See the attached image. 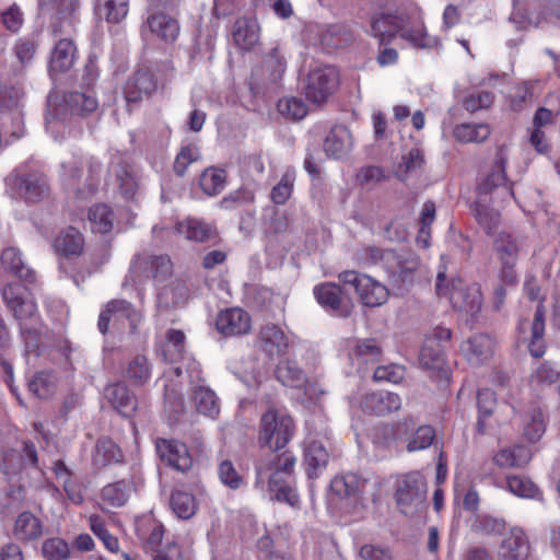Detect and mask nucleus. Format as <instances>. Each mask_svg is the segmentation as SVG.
Returning <instances> with one entry per match:
<instances>
[{
  "label": "nucleus",
  "mask_w": 560,
  "mask_h": 560,
  "mask_svg": "<svg viewBox=\"0 0 560 560\" xmlns=\"http://www.w3.org/2000/svg\"><path fill=\"white\" fill-rule=\"evenodd\" d=\"M444 281L445 273L439 270L435 283L438 295L446 296L454 310L465 314L468 317L467 322L475 323L483 301L480 285L462 278H454L447 284H444Z\"/></svg>",
  "instance_id": "obj_1"
},
{
  "label": "nucleus",
  "mask_w": 560,
  "mask_h": 560,
  "mask_svg": "<svg viewBox=\"0 0 560 560\" xmlns=\"http://www.w3.org/2000/svg\"><path fill=\"white\" fill-rule=\"evenodd\" d=\"M294 422L283 410L270 407L260 418L259 441L272 452L283 448L292 439Z\"/></svg>",
  "instance_id": "obj_2"
},
{
  "label": "nucleus",
  "mask_w": 560,
  "mask_h": 560,
  "mask_svg": "<svg viewBox=\"0 0 560 560\" xmlns=\"http://www.w3.org/2000/svg\"><path fill=\"white\" fill-rule=\"evenodd\" d=\"M339 73L330 66L315 67L302 79V90L312 104L320 106L336 92Z\"/></svg>",
  "instance_id": "obj_3"
},
{
  "label": "nucleus",
  "mask_w": 560,
  "mask_h": 560,
  "mask_svg": "<svg viewBox=\"0 0 560 560\" xmlns=\"http://www.w3.org/2000/svg\"><path fill=\"white\" fill-rule=\"evenodd\" d=\"M1 295L21 330L30 331L37 320V305L26 288L18 283H9L1 289Z\"/></svg>",
  "instance_id": "obj_4"
},
{
  "label": "nucleus",
  "mask_w": 560,
  "mask_h": 560,
  "mask_svg": "<svg viewBox=\"0 0 560 560\" xmlns=\"http://www.w3.org/2000/svg\"><path fill=\"white\" fill-rule=\"evenodd\" d=\"M428 487L424 477L412 471L398 479L396 485V503L401 513L412 515L427 502Z\"/></svg>",
  "instance_id": "obj_5"
},
{
  "label": "nucleus",
  "mask_w": 560,
  "mask_h": 560,
  "mask_svg": "<svg viewBox=\"0 0 560 560\" xmlns=\"http://www.w3.org/2000/svg\"><path fill=\"white\" fill-rule=\"evenodd\" d=\"M97 107V100L89 93L77 91L67 93L62 97V104H57L56 98L50 94L47 98L46 128L49 129L57 120L61 119L66 108L71 114L83 116L93 113Z\"/></svg>",
  "instance_id": "obj_6"
},
{
  "label": "nucleus",
  "mask_w": 560,
  "mask_h": 560,
  "mask_svg": "<svg viewBox=\"0 0 560 560\" xmlns=\"http://www.w3.org/2000/svg\"><path fill=\"white\" fill-rule=\"evenodd\" d=\"M338 278L345 284H350L355 289L365 306L377 307L388 300L389 292L387 288L368 275L346 270L340 272Z\"/></svg>",
  "instance_id": "obj_7"
},
{
  "label": "nucleus",
  "mask_w": 560,
  "mask_h": 560,
  "mask_svg": "<svg viewBox=\"0 0 560 560\" xmlns=\"http://www.w3.org/2000/svg\"><path fill=\"white\" fill-rule=\"evenodd\" d=\"M8 183L18 196L26 201H37L48 192V185L43 173L27 171L20 166L9 176Z\"/></svg>",
  "instance_id": "obj_8"
},
{
  "label": "nucleus",
  "mask_w": 560,
  "mask_h": 560,
  "mask_svg": "<svg viewBox=\"0 0 560 560\" xmlns=\"http://www.w3.org/2000/svg\"><path fill=\"white\" fill-rule=\"evenodd\" d=\"M173 270V265L167 255L138 254L133 257L130 271L136 276H144L160 282L165 281Z\"/></svg>",
  "instance_id": "obj_9"
},
{
  "label": "nucleus",
  "mask_w": 560,
  "mask_h": 560,
  "mask_svg": "<svg viewBox=\"0 0 560 560\" xmlns=\"http://www.w3.org/2000/svg\"><path fill=\"white\" fill-rule=\"evenodd\" d=\"M508 155L504 148H499L495 153L494 163L491 172L478 186V198L487 199L495 190H500L504 196L513 197L512 186H506L505 167Z\"/></svg>",
  "instance_id": "obj_10"
},
{
  "label": "nucleus",
  "mask_w": 560,
  "mask_h": 560,
  "mask_svg": "<svg viewBox=\"0 0 560 560\" xmlns=\"http://www.w3.org/2000/svg\"><path fill=\"white\" fill-rule=\"evenodd\" d=\"M122 318L129 322L131 331H135L142 316L140 312L126 300L109 301L98 316L97 327L100 332L105 335L108 331L110 320L118 322Z\"/></svg>",
  "instance_id": "obj_11"
},
{
  "label": "nucleus",
  "mask_w": 560,
  "mask_h": 560,
  "mask_svg": "<svg viewBox=\"0 0 560 560\" xmlns=\"http://www.w3.org/2000/svg\"><path fill=\"white\" fill-rule=\"evenodd\" d=\"M401 397L393 392L376 390L365 393L360 400L363 412L376 417H385L401 409Z\"/></svg>",
  "instance_id": "obj_12"
},
{
  "label": "nucleus",
  "mask_w": 560,
  "mask_h": 560,
  "mask_svg": "<svg viewBox=\"0 0 560 560\" xmlns=\"http://www.w3.org/2000/svg\"><path fill=\"white\" fill-rule=\"evenodd\" d=\"M158 82L149 69L137 70L125 83L124 96L128 107L139 104L144 97L152 95Z\"/></svg>",
  "instance_id": "obj_13"
},
{
  "label": "nucleus",
  "mask_w": 560,
  "mask_h": 560,
  "mask_svg": "<svg viewBox=\"0 0 560 560\" xmlns=\"http://www.w3.org/2000/svg\"><path fill=\"white\" fill-rule=\"evenodd\" d=\"M155 447L161 460L172 468L180 472L191 468L192 457L184 443L175 440L158 439Z\"/></svg>",
  "instance_id": "obj_14"
},
{
  "label": "nucleus",
  "mask_w": 560,
  "mask_h": 560,
  "mask_svg": "<svg viewBox=\"0 0 560 560\" xmlns=\"http://www.w3.org/2000/svg\"><path fill=\"white\" fill-rule=\"evenodd\" d=\"M215 327L225 337L242 336L250 331L252 318L243 308H228L218 314Z\"/></svg>",
  "instance_id": "obj_15"
},
{
  "label": "nucleus",
  "mask_w": 560,
  "mask_h": 560,
  "mask_svg": "<svg viewBox=\"0 0 560 560\" xmlns=\"http://www.w3.org/2000/svg\"><path fill=\"white\" fill-rule=\"evenodd\" d=\"M387 266L385 271L392 282L396 285L412 281V276L418 269V259L410 253H392L387 254Z\"/></svg>",
  "instance_id": "obj_16"
},
{
  "label": "nucleus",
  "mask_w": 560,
  "mask_h": 560,
  "mask_svg": "<svg viewBox=\"0 0 560 560\" xmlns=\"http://www.w3.org/2000/svg\"><path fill=\"white\" fill-rule=\"evenodd\" d=\"M295 457L289 453L270 454L268 457L260 459L256 464V486H262L265 478L271 474H277L278 478H282L281 474L290 475L295 465Z\"/></svg>",
  "instance_id": "obj_17"
},
{
  "label": "nucleus",
  "mask_w": 560,
  "mask_h": 560,
  "mask_svg": "<svg viewBox=\"0 0 560 560\" xmlns=\"http://www.w3.org/2000/svg\"><path fill=\"white\" fill-rule=\"evenodd\" d=\"M415 425H417V420L413 416L408 415L396 423L380 425L375 431L374 441L384 447L396 446L406 440Z\"/></svg>",
  "instance_id": "obj_18"
},
{
  "label": "nucleus",
  "mask_w": 560,
  "mask_h": 560,
  "mask_svg": "<svg viewBox=\"0 0 560 560\" xmlns=\"http://www.w3.org/2000/svg\"><path fill=\"white\" fill-rule=\"evenodd\" d=\"M104 397L124 417H131L138 408L136 395L122 382L107 385Z\"/></svg>",
  "instance_id": "obj_19"
},
{
  "label": "nucleus",
  "mask_w": 560,
  "mask_h": 560,
  "mask_svg": "<svg viewBox=\"0 0 560 560\" xmlns=\"http://www.w3.org/2000/svg\"><path fill=\"white\" fill-rule=\"evenodd\" d=\"M258 347L270 358L280 357L289 348V338L279 326L266 324L259 329Z\"/></svg>",
  "instance_id": "obj_20"
},
{
  "label": "nucleus",
  "mask_w": 560,
  "mask_h": 560,
  "mask_svg": "<svg viewBox=\"0 0 560 560\" xmlns=\"http://www.w3.org/2000/svg\"><path fill=\"white\" fill-rule=\"evenodd\" d=\"M179 24L176 19L165 13L150 14L142 25L141 33L144 36L150 32L164 43H174L179 35Z\"/></svg>",
  "instance_id": "obj_21"
},
{
  "label": "nucleus",
  "mask_w": 560,
  "mask_h": 560,
  "mask_svg": "<svg viewBox=\"0 0 560 560\" xmlns=\"http://www.w3.org/2000/svg\"><path fill=\"white\" fill-rule=\"evenodd\" d=\"M462 351L471 365H481L493 355L494 341L485 334H478L462 345Z\"/></svg>",
  "instance_id": "obj_22"
},
{
  "label": "nucleus",
  "mask_w": 560,
  "mask_h": 560,
  "mask_svg": "<svg viewBox=\"0 0 560 560\" xmlns=\"http://www.w3.org/2000/svg\"><path fill=\"white\" fill-rule=\"evenodd\" d=\"M352 149V136L345 126L331 128L324 141V150L329 158L340 160L349 154Z\"/></svg>",
  "instance_id": "obj_23"
},
{
  "label": "nucleus",
  "mask_w": 560,
  "mask_h": 560,
  "mask_svg": "<svg viewBox=\"0 0 560 560\" xmlns=\"http://www.w3.org/2000/svg\"><path fill=\"white\" fill-rule=\"evenodd\" d=\"M529 555V545L524 530L514 527L501 544L500 557L504 560H525Z\"/></svg>",
  "instance_id": "obj_24"
},
{
  "label": "nucleus",
  "mask_w": 560,
  "mask_h": 560,
  "mask_svg": "<svg viewBox=\"0 0 560 560\" xmlns=\"http://www.w3.org/2000/svg\"><path fill=\"white\" fill-rule=\"evenodd\" d=\"M175 232L184 235L188 241L199 243L208 242L217 236V231L212 225L195 218H187L178 222Z\"/></svg>",
  "instance_id": "obj_25"
},
{
  "label": "nucleus",
  "mask_w": 560,
  "mask_h": 560,
  "mask_svg": "<svg viewBox=\"0 0 560 560\" xmlns=\"http://www.w3.org/2000/svg\"><path fill=\"white\" fill-rule=\"evenodd\" d=\"M1 262L5 269L19 277L26 283H33L36 280L35 271L24 261L21 250L16 247L3 249Z\"/></svg>",
  "instance_id": "obj_26"
},
{
  "label": "nucleus",
  "mask_w": 560,
  "mask_h": 560,
  "mask_svg": "<svg viewBox=\"0 0 560 560\" xmlns=\"http://www.w3.org/2000/svg\"><path fill=\"white\" fill-rule=\"evenodd\" d=\"M342 290L340 285L334 282H325L314 288V295L317 302L326 310L338 313L339 315L347 316L348 310L342 307Z\"/></svg>",
  "instance_id": "obj_27"
},
{
  "label": "nucleus",
  "mask_w": 560,
  "mask_h": 560,
  "mask_svg": "<svg viewBox=\"0 0 560 560\" xmlns=\"http://www.w3.org/2000/svg\"><path fill=\"white\" fill-rule=\"evenodd\" d=\"M77 48L69 38L57 42L51 52L49 68L51 72H67L74 63Z\"/></svg>",
  "instance_id": "obj_28"
},
{
  "label": "nucleus",
  "mask_w": 560,
  "mask_h": 560,
  "mask_svg": "<svg viewBox=\"0 0 560 560\" xmlns=\"http://www.w3.org/2000/svg\"><path fill=\"white\" fill-rule=\"evenodd\" d=\"M83 247L84 240L82 234L72 226L62 230L54 241L55 250L66 257L81 255Z\"/></svg>",
  "instance_id": "obj_29"
},
{
  "label": "nucleus",
  "mask_w": 560,
  "mask_h": 560,
  "mask_svg": "<svg viewBox=\"0 0 560 560\" xmlns=\"http://www.w3.org/2000/svg\"><path fill=\"white\" fill-rule=\"evenodd\" d=\"M545 335V308L540 303L534 314L530 324V338L528 341V351L534 358H541L546 350Z\"/></svg>",
  "instance_id": "obj_30"
},
{
  "label": "nucleus",
  "mask_w": 560,
  "mask_h": 560,
  "mask_svg": "<svg viewBox=\"0 0 560 560\" xmlns=\"http://www.w3.org/2000/svg\"><path fill=\"white\" fill-rule=\"evenodd\" d=\"M401 23H404L401 16L390 13L377 14L372 18L371 32L383 44L401 28Z\"/></svg>",
  "instance_id": "obj_31"
},
{
  "label": "nucleus",
  "mask_w": 560,
  "mask_h": 560,
  "mask_svg": "<svg viewBox=\"0 0 560 560\" xmlns=\"http://www.w3.org/2000/svg\"><path fill=\"white\" fill-rule=\"evenodd\" d=\"M523 435L529 442H537L546 431L544 410L538 406H530L523 418Z\"/></svg>",
  "instance_id": "obj_32"
},
{
  "label": "nucleus",
  "mask_w": 560,
  "mask_h": 560,
  "mask_svg": "<svg viewBox=\"0 0 560 560\" xmlns=\"http://www.w3.org/2000/svg\"><path fill=\"white\" fill-rule=\"evenodd\" d=\"M13 534L21 541L38 539L43 534L42 522L31 512H23L15 521Z\"/></svg>",
  "instance_id": "obj_33"
},
{
  "label": "nucleus",
  "mask_w": 560,
  "mask_h": 560,
  "mask_svg": "<svg viewBox=\"0 0 560 560\" xmlns=\"http://www.w3.org/2000/svg\"><path fill=\"white\" fill-rule=\"evenodd\" d=\"M233 39L235 44L244 49H252L259 40V30L255 21L238 19L233 26Z\"/></svg>",
  "instance_id": "obj_34"
},
{
  "label": "nucleus",
  "mask_w": 560,
  "mask_h": 560,
  "mask_svg": "<svg viewBox=\"0 0 560 560\" xmlns=\"http://www.w3.org/2000/svg\"><path fill=\"white\" fill-rule=\"evenodd\" d=\"M135 486L131 479H121L106 485L102 489V499L113 508L125 505L133 491Z\"/></svg>",
  "instance_id": "obj_35"
},
{
  "label": "nucleus",
  "mask_w": 560,
  "mask_h": 560,
  "mask_svg": "<svg viewBox=\"0 0 560 560\" xmlns=\"http://www.w3.org/2000/svg\"><path fill=\"white\" fill-rule=\"evenodd\" d=\"M226 183V171L215 166L207 167L199 177V186L209 197H214L221 194L224 190Z\"/></svg>",
  "instance_id": "obj_36"
},
{
  "label": "nucleus",
  "mask_w": 560,
  "mask_h": 560,
  "mask_svg": "<svg viewBox=\"0 0 560 560\" xmlns=\"http://www.w3.org/2000/svg\"><path fill=\"white\" fill-rule=\"evenodd\" d=\"M532 459L530 451L523 445L503 448L494 455V463L501 468L524 467Z\"/></svg>",
  "instance_id": "obj_37"
},
{
  "label": "nucleus",
  "mask_w": 560,
  "mask_h": 560,
  "mask_svg": "<svg viewBox=\"0 0 560 560\" xmlns=\"http://www.w3.org/2000/svg\"><path fill=\"white\" fill-rule=\"evenodd\" d=\"M170 506L173 513L180 520L191 518L198 510L195 495L184 490H174L172 492Z\"/></svg>",
  "instance_id": "obj_38"
},
{
  "label": "nucleus",
  "mask_w": 560,
  "mask_h": 560,
  "mask_svg": "<svg viewBox=\"0 0 560 560\" xmlns=\"http://www.w3.org/2000/svg\"><path fill=\"white\" fill-rule=\"evenodd\" d=\"M122 459L120 448L110 439L103 438L96 442L92 460L96 467H104Z\"/></svg>",
  "instance_id": "obj_39"
},
{
  "label": "nucleus",
  "mask_w": 560,
  "mask_h": 560,
  "mask_svg": "<svg viewBox=\"0 0 560 560\" xmlns=\"http://www.w3.org/2000/svg\"><path fill=\"white\" fill-rule=\"evenodd\" d=\"M494 249L505 268H512L521 250L520 242L508 233H500L494 242Z\"/></svg>",
  "instance_id": "obj_40"
},
{
  "label": "nucleus",
  "mask_w": 560,
  "mask_h": 560,
  "mask_svg": "<svg viewBox=\"0 0 560 560\" xmlns=\"http://www.w3.org/2000/svg\"><path fill=\"white\" fill-rule=\"evenodd\" d=\"M490 127L487 124H459L453 130V137L462 143H480L490 136Z\"/></svg>",
  "instance_id": "obj_41"
},
{
  "label": "nucleus",
  "mask_w": 560,
  "mask_h": 560,
  "mask_svg": "<svg viewBox=\"0 0 560 560\" xmlns=\"http://www.w3.org/2000/svg\"><path fill=\"white\" fill-rule=\"evenodd\" d=\"M276 377L285 386L300 388L306 382L305 373L296 362L291 360L281 361L275 371Z\"/></svg>",
  "instance_id": "obj_42"
},
{
  "label": "nucleus",
  "mask_w": 560,
  "mask_h": 560,
  "mask_svg": "<svg viewBox=\"0 0 560 560\" xmlns=\"http://www.w3.org/2000/svg\"><path fill=\"white\" fill-rule=\"evenodd\" d=\"M352 39L349 28L340 24L329 25L320 34V43L328 50L342 48Z\"/></svg>",
  "instance_id": "obj_43"
},
{
  "label": "nucleus",
  "mask_w": 560,
  "mask_h": 560,
  "mask_svg": "<svg viewBox=\"0 0 560 560\" xmlns=\"http://www.w3.org/2000/svg\"><path fill=\"white\" fill-rule=\"evenodd\" d=\"M444 346L435 339H425L420 350L419 362L424 370L440 369L444 363Z\"/></svg>",
  "instance_id": "obj_44"
},
{
  "label": "nucleus",
  "mask_w": 560,
  "mask_h": 560,
  "mask_svg": "<svg viewBox=\"0 0 560 560\" xmlns=\"http://www.w3.org/2000/svg\"><path fill=\"white\" fill-rule=\"evenodd\" d=\"M328 453L325 447L318 442H311L304 454L305 464L307 466V475L314 478L318 472L326 467L328 463Z\"/></svg>",
  "instance_id": "obj_45"
},
{
  "label": "nucleus",
  "mask_w": 560,
  "mask_h": 560,
  "mask_svg": "<svg viewBox=\"0 0 560 560\" xmlns=\"http://www.w3.org/2000/svg\"><path fill=\"white\" fill-rule=\"evenodd\" d=\"M506 488L513 494L525 498L542 501V493L539 488L527 477L523 476H508Z\"/></svg>",
  "instance_id": "obj_46"
},
{
  "label": "nucleus",
  "mask_w": 560,
  "mask_h": 560,
  "mask_svg": "<svg viewBox=\"0 0 560 560\" xmlns=\"http://www.w3.org/2000/svg\"><path fill=\"white\" fill-rule=\"evenodd\" d=\"M96 9L108 23H119L128 14L129 0H97Z\"/></svg>",
  "instance_id": "obj_47"
},
{
  "label": "nucleus",
  "mask_w": 560,
  "mask_h": 560,
  "mask_svg": "<svg viewBox=\"0 0 560 560\" xmlns=\"http://www.w3.org/2000/svg\"><path fill=\"white\" fill-rule=\"evenodd\" d=\"M278 113L285 119L299 121L305 118L308 107L305 102L296 96H285L277 103Z\"/></svg>",
  "instance_id": "obj_48"
},
{
  "label": "nucleus",
  "mask_w": 560,
  "mask_h": 560,
  "mask_svg": "<svg viewBox=\"0 0 560 560\" xmlns=\"http://www.w3.org/2000/svg\"><path fill=\"white\" fill-rule=\"evenodd\" d=\"M366 480H360L354 474L335 477L330 482V489L338 497H350L363 492Z\"/></svg>",
  "instance_id": "obj_49"
},
{
  "label": "nucleus",
  "mask_w": 560,
  "mask_h": 560,
  "mask_svg": "<svg viewBox=\"0 0 560 560\" xmlns=\"http://www.w3.org/2000/svg\"><path fill=\"white\" fill-rule=\"evenodd\" d=\"M388 253H392V249H382L376 246H364L354 253L353 259L361 267L381 266L385 270Z\"/></svg>",
  "instance_id": "obj_50"
},
{
  "label": "nucleus",
  "mask_w": 560,
  "mask_h": 560,
  "mask_svg": "<svg viewBox=\"0 0 560 560\" xmlns=\"http://www.w3.org/2000/svg\"><path fill=\"white\" fill-rule=\"evenodd\" d=\"M117 182L121 196L126 200H135L139 191V182L132 167L120 164L116 172Z\"/></svg>",
  "instance_id": "obj_51"
},
{
  "label": "nucleus",
  "mask_w": 560,
  "mask_h": 560,
  "mask_svg": "<svg viewBox=\"0 0 560 560\" xmlns=\"http://www.w3.org/2000/svg\"><path fill=\"white\" fill-rule=\"evenodd\" d=\"M268 486L277 501L285 502L293 508L299 505L300 499L296 491L283 478H278L277 474L268 476Z\"/></svg>",
  "instance_id": "obj_52"
},
{
  "label": "nucleus",
  "mask_w": 560,
  "mask_h": 560,
  "mask_svg": "<svg viewBox=\"0 0 560 560\" xmlns=\"http://www.w3.org/2000/svg\"><path fill=\"white\" fill-rule=\"evenodd\" d=\"M126 377L136 386L144 385L151 377V365L147 357L136 355L127 365Z\"/></svg>",
  "instance_id": "obj_53"
},
{
  "label": "nucleus",
  "mask_w": 560,
  "mask_h": 560,
  "mask_svg": "<svg viewBox=\"0 0 560 560\" xmlns=\"http://www.w3.org/2000/svg\"><path fill=\"white\" fill-rule=\"evenodd\" d=\"M497 405L495 395L492 390L485 388L480 389L477 394V406L479 417L477 420V430L483 434L487 430V419L493 413V409Z\"/></svg>",
  "instance_id": "obj_54"
},
{
  "label": "nucleus",
  "mask_w": 560,
  "mask_h": 560,
  "mask_svg": "<svg viewBox=\"0 0 560 560\" xmlns=\"http://www.w3.org/2000/svg\"><path fill=\"white\" fill-rule=\"evenodd\" d=\"M114 213L106 205H95L89 211V220L92 230L96 233L106 234L114 225Z\"/></svg>",
  "instance_id": "obj_55"
},
{
  "label": "nucleus",
  "mask_w": 560,
  "mask_h": 560,
  "mask_svg": "<svg viewBox=\"0 0 560 560\" xmlns=\"http://www.w3.org/2000/svg\"><path fill=\"white\" fill-rule=\"evenodd\" d=\"M411 435L406 444V450L409 453L418 452L430 447L435 439V430L433 427L423 424L415 427L410 432Z\"/></svg>",
  "instance_id": "obj_56"
},
{
  "label": "nucleus",
  "mask_w": 560,
  "mask_h": 560,
  "mask_svg": "<svg viewBox=\"0 0 560 560\" xmlns=\"http://www.w3.org/2000/svg\"><path fill=\"white\" fill-rule=\"evenodd\" d=\"M487 201V199L478 198L474 207V215L486 233L490 234L500 223V213L489 208L486 205Z\"/></svg>",
  "instance_id": "obj_57"
},
{
  "label": "nucleus",
  "mask_w": 560,
  "mask_h": 560,
  "mask_svg": "<svg viewBox=\"0 0 560 560\" xmlns=\"http://www.w3.org/2000/svg\"><path fill=\"white\" fill-rule=\"evenodd\" d=\"M194 400L199 412L214 417L219 413V400L213 390L199 386L194 392Z\"/></svg>",
  "instance_id": "obj_58"
},
{
  "label": "nucleus",
  "mask_w": 560,
  "mask_h": 560,
  "mask_svg": "<svg viewBox=\"0 0 560 560\" xmlns=\"http://www.w3.org/2000/svg\"><path fill=\"white\" fill-rule=\"evenodd\" d=\"M287 68V61L282 51L275 47L265 57L262 69L268 73L271 82L277 83L281 80Z\"/></svg>",
  "instance_id": "obj_59"
},
{
  "label": "nucleus",
  "mask_w": 560,
  "mask_h": 560,
  "mask_svg": "<svg viewBox=\"0 0 560 560\" xmlns=\"http://www.w3.org/2000/svg\"><path fill=\"white\" fill-rule=\"evenodd\" d=\"M401 37L412 44L415 47L428 48L433 47L436 44V39L431 37L425 32L422 22H417L412 27L408 28L401 23Z\"/></svg>",
  "instance_id": "obj_60"
},
{
  "label": "nucleus",
  "mask_w": 560,
  "mask_h": 560,
  "mask_svg": "<svg viewBox=\"0 0 560 560\" xmlns=\"http://www.w3.org/2000/svg\"><path fill=\"white\" fill-rule=\"evenodd\" d=\"M185 349V335L180 330L170 329L166 332V342L163 346V355L168 362H176Z\"/></svg>",
  "instance_id": "obj_61"
},
{
  "label": "nucleus",
  "mask_w": 560,
  "mask_h": 560,
  "mask_svg": "<svg viewBox=\"0 0 560 560\" xmlns=\"http://www.w3.org/2000/svg\"><path fill=\"white\" fill-rule=\"evenodd\" d=\"M24 97V90L18 83L0 82V108H18Z\"/></svg>",
  "instance_id": "obj_62"
},
{
  "label": "nucleus",
  "mask_w": 560,
  "mask_h": 560,
  "mask_svg": "<svg viewBox=\"0 0 560 560\" xmlns=\"http://www.w3.org/2000/svg\"><path fill=\"white\" fill-rule=\"evenodd\" d=\"M200 159L201 153L199 148L192 143L187 144L177 153L173 164V171L178 177H183L186 174L188 166Z\"/></svg>",
  "instance_id": "obj_63"
},
{
  "label": "nucleus",
  "mask_w": 560,
  "mask_h": 560,
  "mask_svg": "<svg viewBox=\"0 0 560 560\" xmlns=\"http://www.w3.org/2000/svg\"><path fill=\"white\" fill-rule=\"evenodd\" d=\"M42 553L47 560H67L70 557V548L61 538H48L43 542Z\"/></svg>",
  "instance_id": "obj_64"
}]
</instances>
